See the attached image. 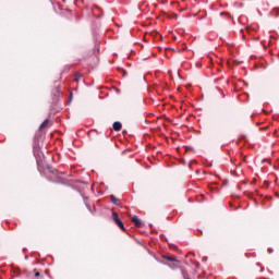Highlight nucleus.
I'll return each mask as SVG.
<instances>
[{
    "label": "nucleus",
    "mask_w": 279,
    "mask_h": 279,
    "mask_svg": "<svg viewBox=\"0 0 279 279\" xmlns=\"http://www.w3.org/2000/svg\"><path fill=\"white\" fill-rule=\"evenodd\" d=\"M112 219L114 223H117L118 227L125 232V226L123 225V221L119 219V215L117 213L112 214Z\"/></svg>",
    "instance_id": "f257e3e1"
},
{
    "label": "nucleus",
    "mask_w": 279,
    "mask_h": 279,
    "mask_svg": "<svg viewBox=\"0 0 279 279\" xmlns=\"http://www.w3.org/2000/svg\"><path fill=\"white\" fill-rule=\"evenodd\" d=\"M131 221L136 226V228H141L143 226V222H141V219H138L137 216H133Z\"/></svg>",
    "instance_id": "f03ea898"
},
{
    "label": "nucleus",
    "mask_w": 279,
    "mask_h": 279,
    "mask_svg": "<svg viewBox=\"0 0 279 279\" xmlns=\"http://www.w3.org/2000/svg\"><path fill=\"white\" fill-rule=\"evenodd\" d=\"M112 128H113L114 132H120L122 124H121V122H114Z\"/></svg>",
    "instance_id": "7ed1b4c3"
},
{
    "label": "nucleus",
    "mask_w": 279,
    "mask_h": 279,
    "mask_svg": "<svg viewBox=\"0 0 279 279\" xmlns=\"http://www.w3.org/2000/svg\"><path fill=\"white\" fill-rule=\"evenodd\" d=\"M110 199H111V204H114L116 206H119V201H118L117 197H114V195H111Z\"/></svg>",
    "instance_id": "20e7f679"
},
{
    "label": "nucleus",
    "mask_w": 279,
    "mask_h": 279,
    "mask_svg": "<svg viewBox=\"0 0 279 279\" xmlns=\"http://www.w3.org/2000/svg\"><path fill=\"white\" fill-rule=\"evenodd\" d=\"M47 123H48V121L45 120V121L40 124L39 130H43V129L47 128Z\"/></svg>",
    "instance_id": "39448f33"
},
{
    "label": "nucleus",
    "mask_w": 279,
    "mask_h": 279,
    "mask_svg": "<svg viewBox=\"0 0 279 279\" xmlns=\"http://www.w3.org/2000/svg\"><path fill=\"white\" fill-rule=\"evenodd\" d=\"M82 78V76H80V75H76V78H75V81L76 82H80V80Z\"/></svg>",
    "instance_id": "423d86ee"
},
{
    "label": "nucleus",
    "mask_w": 279,
    "mask_h": 279,
    "mask_svg": "<svg viewBox=\"0 0 279 279\" xmlns=\"http://www.w3.org/2000/svg\"><path fill=\"white\" fill-rule=\"evenodd\" d=\"M39 149H40V148H34V154H35V155L38 154Z\"/></svg>",
    "instance_id": "0eeeda50"
},
{
    "label": "nucleus",
    "mask_w": 279,
    "mask_h": 279,
    "mask_svg": "<svg viewBox=\"0 0 279 279\" xmlns=\"http://www.w3.org/2000/svg\"><path fill=\"white\" fill-rule=\"evenodd\" d=\"M168 260L175 262L174 257H169Z\"/></svg>",
    "instance_id": "6e6552de"
},
{
    "label": "nucleus",
    "mask_w": 279,
    "mask_h": 279,
    "mask_svg": "<svg viewBox=\"0 0 279 279\" xmlns=\"http://www.w3.org/2000/svg\"><path fill=\"white\" fill-rule=\"evenodd\" d=\"M269 254H271V252H274V248H268Z\"/></svg>",
    "instance_id": "1a4fd4ad"
},
{
    "label": "nucleus",
    "mask_w": 279,
    "mask_h": 279,
    "mask_svg": "<svg viewBox=\"0 0 279 279\" xmlns=\"http://www.w3.org/2000/svg\"><path fill=\"white\" fill-rule=\"evenodd\" d=\"M36 276H40V274H39V272H36Z\"/></svg>",
    "instance_id": "9d476101"
}]
</instances>
